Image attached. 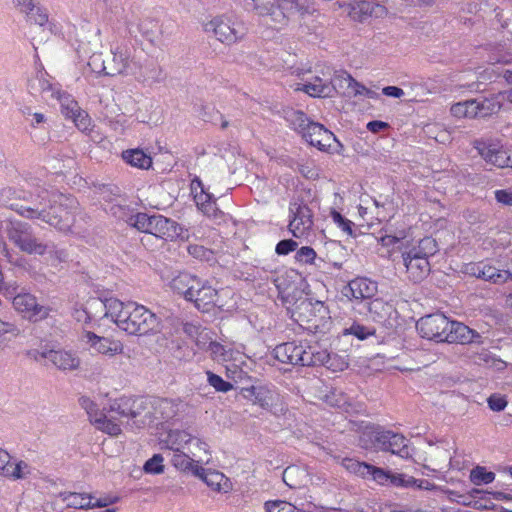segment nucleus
Here are the masks:
<instances>
[{"mask_svg": "<svg viewBox=\"0 0 512 512\" xmlns=\"http://www.w3.org/2000/svg\"><path fill=\"white\" fill-rule=\"evenodd\" d=\"M483 161L499 169H512V148L506 147L499 138L482 136L471 142Z\"/></svg>", "mask_w": 512, "mask_h": 512, "instance_id": "obj_7", "label": "nucleus"}, {"mask_svg": "<svg viewBox=\"0 0 512 512\" xmlns=\"http://www.w3.org/2000/svg\"><path fill=\"white\" fill-rule=\"evenodd\" d=\"M196 477L203 480L208 487L216 492L227 493L231 489L229 479L219 471L206 470L202 467V473Z\"/></svg>", "mask_w": 512, "mask_h": 512, "instance_id": "obj_32", "label": "nucleus"}, {"mask_svg": "<svg viewBox=\"0 0 512 512\" xmlns=\"http://www.w3.org/2000/svg\"><path fill=\"white\" fill-rule=\"evenodd\" d=\"M476 109V99H471L453 104L450 112L457 118H477Z\"/></svg>", "mask_w": 512, "mask_h": 512, "instance_id": "obj_38", "label": "nucleus"}, {"mask_svg": "<svg viewBox=\"0 0 512 512\" xmlns=\"http://www.w3.org/2000/svg\"><path fill=\"white\" fill-rule=\"evenodd\" d=\"M100 29L95 26L87 25L82 27L78 33L76 51L79 56H88L96 52L101 47Z\"/></svg>", "mask_w": 512, "mask_h": 512, "instance_id": "obj_24", "label": "nucleus"}, {"mask_svg": "<svg viewBox=\"0 0 512 512\" xmlns=\"http://www.w3.org/2000/svg\"><path fill=\"white\" fill-rule=\"evenodd\" d=\"M196 287L189 301L194 302L197 309L209 312L213 307L223 305L219 301L218 291L207 281L199 279V286Z\"/></svg>", "mask_w": 512, "mask_h": 512, "instance_id": "obj_22", "label": "nucleus"}, {"mask_svg": "<svg viewBox=\"0 0 512 512\" xmlns=\"http://www.w3.org/2000/svg\"><path fill=\"white\" fill-rule=\"evenodd\" d=\"M268 512H300L294 505L285 501H270L265 504Z\"/></svg>", "mask_w": 512, "mask_h": 512, "instance_id": "obj_56", "label": "nucleus"}, {"mask_svg": "<svg viewBox=\"0 0 512 512\" xmlns=\"http://www.w3.org/2000/svg\"><path fill=\"white\" fill-rule=\"evenodd\" d=\"M130 221L139 231L152 234L162 239L174 238L178 235L177 224L162 215L138 213L132 216Z\"/></svg>", "mask_w": 512, "mask_h": 512, "instance_id": "obj_9", "label": "nucleus"}, {"mask_svg": "<svg viewBox=\"0 0 512 512\" xmlns=\"http://www.w3.org/2000/svg\"><path fill=\"white\" fill-rule=\"evenodd\" d=\"M79 403L81 407L85 409V411L87 412L91 423H93L94 420L103 413L99 411L95 402L91 400L89 397H81L79 399Z\"/></svg>", "mask_w": 512, "mask_h": 512, "instance_id": "obj_55", "label": "nucleus"}, {"mask_svg": "<svg viewBox=\"0 0 512 512\" xmlns=\"http://www.w3.org/2000/svg\"><path fill=\"white\" fill-rule=\"evenodd\" d=\"M92 424H94L98 430L111 436H117L121 433L120 423L104 413L97 417Z\"/></svg>", "mask_w": 512, "mask_h": 512, "instance_id": "obj_39", "label": "nucleus"}, {"mask_svg": "<svg viewBox=\"0 0 512 512\" xmlns=\"http://www.w3.org/2000/svg\"><path fill=\"white\" fill-rule=\"evenodd\" d=\"M199 279L190 273L182 272L172 279L171 288L178 294L183 295L186 300H189L193 291L197 288L196 286H199Z\"/></svg>", "mask_w": 512, "mask_h": 512, "instance_id": "obj_31", "label": "nucleus"}, {"mask_svg": "<svg viewBox=\"0 0 512 512\" xmlns=\"http://www.w3.org/2000/svg\"><path fill=\"white\" fill-rule=\"evenodd\" d=\"M336 78H339V80H344L348 84V87L354 90L355 95H363L364 91H367V88L364 85L357 82L349 73L345 71L339 72V75H337Z\"/></svg>", "mask_w": 512, "mask_h": 512, "instance_id": "obj_58", "label": "nucleus"}, {"mask_svg": "<svg viewBox=\"0 0 512 512\" xmlns=\"http://www.w3.org/2000/svg\"><path fill=\"white\" fill-rule=\"evenodd\" d=\"M301 352V344L295 342H286L280 344L274 349L275 358L282 362L292 365H297Z\"/></svg>", "mask_w": 512, "mask_h": 512, "instance_id": "obj_33", "label": "nucleus"}, {"mask_svg": "<svg viewBox=\"0 0 512 512\" xmlns=\"http://www.w3.org/2000/svg\"><path fill=\"white\" fill-rule=\"evenodd\" d=\"M59 497L67 507L74 509H92L95 507L102 508L112 505L119 500L117 496L106 495L104 497L95 499L92 494L77 492H61Z\"/></svg>", "mask_w": 512, "mask_h": 512, "instance_id": "obj_15", "label": "nucleus"}, {"mask_svg": "<svg viewBox=\"0 0 512 512\" xmlns=\"http://www.w3.org/2000/svg\"><path fill=\"white\" fill-rule=\"evenodd\" d=\"M285 119L290 126L302 136L303 132H307L308 128L314 123L310 121L302 111L293 109L286 111Z\"/></svg>", "mask_w": 512, "mask_h": 512, "instance_id": "obj_36", "label": "nucleus"}, {"mask_svg": "<svg viewBox=\"0 0 512 512\" xmlns=\"http://www.w3.org/2000/svg\"><path fill=\"white\" fill-rule=\"evenodd\" d=\"M437 252V243L431 237L421 239L417 246L401 251L403 265L410 281L419 283L430 273L428 258Z\"/></svg>", "mask_w": 512, "mask_h": 512, "instance_id": "obj_3", "label": "nucleus"}, {"mask_svg": "<svg viewBox=\"0 0 512 512\" xmlns=\"http://www.w3.org/2000/svg\"><path fill=\"white\" fill-rule=\"evenodd\" d=\"M342 466L350 473L366 478L369 474L370 464L359 462L352 458H345L342 460Z\"/></svg>", "mask_w": 512, "mask_h": 512, "instance_id": "obj_44", "label": "nucleus"}, {"mask_svg": "<svg viewBox=\"0 0 512 512\" xmlns=\"http://www.w3.org/2000/svg\"><path fill=\"white\" fill-rule=\"evenodd\" d=\"M122 159L129 165L139 169H149L152 158L141 149H128L122 152Z\"/></svg>", "mask_w": 512, "mask_h": 512, "instance_id": "obj_35", "label": "nucleus"}, {"mask_svg": "<svg viewBox=\"0 0 512 512\" xmlns=\"http://www.w3.org/2000/svg\"><path fill=\"white\" fill-rule=\"evenodd\" d=\"M242 396L252 402L254 405L260 406L262 409L273 412L283 413L284 408L281 406L279 409L278 404L281 400L279 393L268 385H252L244 387L241 390Z\"/></svg>", "mask_w": 512, "mask_h": 512, "instance_id": "obj_11", "label": "nucleus"}, {"mask_svg": "<svg viewBox=\"0 0 512 512\" xmlns=\"http://www.w3.org/2000/svg\"><path fill=\"white\" fill-rule=\"evenodd\" d=\"M206 33H211L218 41L232 45L241 40L247 32L245 24L235 15L222 14L203 24Z\"/></svg>", "mask_w": 512, "mask_h": 512, "instance_id": "obj_6", "label": "nucleus"}, {"mask_svg": "<svg viewBox=\"0 0 512 512\" xmlns=\"http://www.w3.org/2000/svg\"><path fill=\"white\" fill-rule=\"evenodd\" d=\"M384 429L379 426H367L359 437V445L364 449H379Z\"/></svg>", "mask_w": 512, "mask_h": 512, "instance_id": "obj_34", "label": "nucleus"}, {"mask_svg": "<svg viewBox=\"0 0 512 512\" xmlns=\"http://www.w3.org/2000/svg\"><path fill=\"white\" fill-rule=\"evenodd\" d=\"M481 493H482V490L476 489V488L472 489L471 491H469L466 494H460L459 492H456V491L448 492L449 499L451 501L456 502L457 504H460L463 506H469V507H474V508H478V506H477L478 501L476 499L479 497V495Z\"/></svg>", "mask_w": 512, "mask_h": 512, "instance_id": "obj_40", "label": "nucleus"}, {"mask_svg": "<svg viewBox=\"0 0 512 512\" xmlns=\"http://www.w3.org/2000/svg\"><path fill=\"white\" fill-rule=\"evenodd\" d=\"M164 458L161 454H154L144 464V471L149 474H161L164 471Z\"/></svg>", "mask_w": 512, "mask_h": 512, "instance_id": "obj_51", "label": "nucleus"}, {"mask_svg": "<svg viewBox=\"0 0 512 512\" xmlns=\"http://www.w3.org/2000/svg\"><path fill=\"white\" fill-rule=\"evenodd\" d=\"M292 216L288 229L296 238H301L309 234L313 226V214L311 209L305 204L292 203L289 207Z\"/></svg>", "mask_w": 512, "mask_h": 512, "instance_id": "obj_17", "label": "nucleus"}, {"mask_svg": "<svg viewBox=\"0 0 512 512\" xmlns=\"http://www.w3.org/2000/svg\"><path fill=\"white\" fill-rule=\"evenodd\" d=\"M495 479L493 472H488L484 467L477 466L470 472V480L475 485L489 484Z\"/></svg>", "mask_w": 512, "mask_h": 512, "instance_id": "obj_46", "label": "nucleus"}, {"mask_svg": "<svg viewBox=\"0 0 512 512\" xmlns=\"http://www.w3.org/2000/svg\"><path fill=\"white\" fill-rule=\"evenodd\" d=\"M28 87L32 94H40L45 100L54 99L60 91L58 85L51 83L47 74L42 71L29 80Z\"/></svg>", "mask_w": 512, "mask_h": 512, "instance_id": "obj_27", "label": "nucleus"}, {"mask_svg": "<svg viewBox=\"0 0 512 512\" xmlns=\"http://www.w3.org/2000/svg\"><path fill=\"white\" fill-rule=\"evenodd\" d=\"M25 14L27 15L28 20L31 23L39 25L40 27L50 26L47 12L40 7L34 6V10H32L30 13Z\"/></svg>", "mask_w": 512, "mask_h": 512, "instance_id": "obj_52", "label": "nucleus"}, {"mask_svg": "<svg viewBox=\"0 0 512 512\" xmlns=\"http://www.w3.org/2000/svg\"><path fill=\"white\" fill-rule=\"evenodd\" d=\"M303 138L321 151H329L333 143L337 142L335 135L317 122H314L307 132H303Z\"/></svg>", "mask_w": 512, "mask_h": 512, "instance_id": "obj_23", "label": "nucleus"}, {"mask_svg": "<svg viewBox=\"0 0 512 512\" xmlns=\"http://www.w3.org/2000/svg\"><path fill=\"white\" fill-rule=\"evenodd\" d=\"M391 471L370 465L368 477H371L375 482L380 485H389Z\"/></svg>", "mask_w": 512, "mask_h": 512, "instance_id": "obj_53", "label": "nucleus"}, {"mask_svg": "<svg viewBox=\"0 0 512 512\" xmlns=\"http://www.w3.org/2000/svg\"><path fill=\"white\" fill-rule=\"evenodd\" d=\"M209 461L208 445L206 450L199 451H194L189 446L186 451L175 452L171 457V463L177 470L191 473L194 476L202 473V465L208 464Z\"/></svg>", "mask_w": 512, "mask_h": 512, "instance_id": "obj_13", "label": "nucleus"}, {"mask_svg": "<svg viewBox=\"0 0 512 512\" xmlns=\"http://www.w3.org/2000/svg\"><path fill=\"white\" fill-rule=\"evenodd\" d=\"M51 202L48 203L47 210L52 215H63L61 209L70 211L73 217V223L75 222V215L78 210V203L72 196L64 195L62 193L52 191L50 195Z\"/></svg>", "mask_w": 512, "mask_h": 512, "instance_id": "obj_28", "label": "nucleus"}, {"mask_svg": "<svg viewBox=\"0 0 512 512\" xmlns=\"http://www.w3.org/2000/svg\"><path fill=\"white\" fill-rule=\"evenodd\" d=\"M30 355L35 360L40 358L47 359L54 368L62 372L76 371L81 366V359L77 352L64 348L34 350Z\"/></svg>", "mask_w": 512, "mask_h": 512, "instance_id": "obj_10", "label": "nucleus"}, {"mask_svg": "<svg viewBox=\"0 0 512 512\" xmlns=\"http://www.w3.org/2000/svg\"><path fill=\"white\" fill-rule=\"evenodd\" d=\"M161 445L173 453L186 451L191 445L196 446L199 450H206L207 444L201 439L192 436L185 430H170L166 436L161 439Z\"/></svg>", "mask_w": 512, "mask_h": 512, "instance_id": "obj_18", "label": "nucleus"}, {"mask_svg": "<svg viewBox=\"0 0 512 512\" xmlns=\"http://www.w3.org/2000/svg\"><path fill=\"white\" fill-rule=\"evenodd\" d=\"M279 5L290 13L298 14L302 20L320 14L313 0H280Z\"/></svg>", "mask_w": 512, "mask_h": 512, "instance_id": "obj_30", "label": "nucleus"}, {"mask_svg": "<svg viewBox=\"0 0 512 512\" xmlns=\"http://www.w3.org/2000/svg\"><path fill=\"white\" fill-rule=\"evenodd\" d=\"M279 2L280 0H244L243 5L246 10L255 11L259 16H269L273 22L285 24L288 11L281 8Z\"/></svg>", "mask_w": 512, "mask_h": 512, "instance_id": "obj_19", "label": "nucleus"}, {"mask_svg": "<svg viewBox=\"0 0 512 512\" xmlns=\"http://www.w3.org/2000/svg\"><path fill=\"white\" fill-rule=\"evenodd\" d=\"M373 333L372 329L358 323H353L349 328L345 329V334L354 335L360 340L366 339L368 336L373 335Z\"/></svg>", "mask_w": 512, "mask_h": 512, "instance_id": "obj_61", "label": "nucleus"}, {"mask_svg": "<svg viewBox=\"0 0 512 512\" xmlns=\"http://www.w3.org/2000/svg\"><path fill=\"white\" fill-rule=\"evenodd\" d=\"M487 403L492 411L500 412L503 411L507 406V400L505 396L500 394H492L488 399Z\"/></svg>", "mask_w": 512, "mask_h": 512, "instance_id": "obj_64", "label": "nucleus"}, {"mask_svg": "<svg viewBox=\"0 0 512 512\" xmlns=\"http://www.w3.org/2000/svg\"><path fill=\"white\" fill-rule=\"evenodd\" d=\"M7 235L10 241L22 252L36 255H50L62 259L63 251L58 250L54 243L43 242L36 238L31 226L21 221H11L7 227Z\"/></svg>", "mask_w": 512, "mask_h": 512, "instance_id": "obj_4", "label": "nucleus"}, {"mask_svg": "<svg viewBox=\"0 0 512 512\" xmlns=\"http://www.w3.org/2000/svg\"><path fill=\"white\" fill-rule=\"evenodd\" d=\"M188 253L192 257L199 259L201 261H205V262H214L215 261L214 252L202 245H197V244L189 245Z\"/></svg>", "mask_w": 512, "mask_h": 512, "instance_id": "obj_47", "label": "nucleus"}, {"mask_svg": "<svg viewBox=\"0 0 512 512\" xmlns=\"http://www.w3.org/2000/svg\"><path fill=\"white\" fill-rule=\"evenodd\" d=\"M31 473L30 466L25 461L11 463L9 469H6V476L14 480L24 479Z\"/></svg>", "mask_w": 512, "mask_h": 512, "instance_id": "obj_45", "label": "nucleus"}, {"mask_svg": "<svg viewBox=\"0 0 512 512\" xmlns=\"http://www.w3.org/2000/svg\"><path fill=\"white\" fill-rule=\"evenodd\" d=\"M339 73H335L332 77L329 69L322 71V76L315 75L301 84V87H297L296 90L303 91L311 97H331L336 90V81L339 78L336 76Z\"/></svg>", "mask_w": 512, "mask_h": 512, "instance_id": "obj_16", "label": "nucleus"}, {"mask_svg": "<svg viewBox=\"0 0 512 512\" xmlns=\"http://www.w3.org/2000/svg\"><path fill=\"white\" fill-rule=\"evenodd\" d=\"M479 338L480 335L465 324L449 320L448 331L445 334V342L467 344Z\"/></svg>", "mask_w": 512, "mask_h": 512, "instance_id": "obj_26", "label": "nucleus"}, {"mask_svg": "<svg viewBox=\"0 0 512 512\" xmlns=\"http://www.w3.org/2000/svg\"><path fill=\"white\" fill-rule=\"evenodd\" d=\"M330 217L333 222L348 235H353L352 226L353 222L345 217H343L338 211L332 210L330 212Z\"/></svg>", "mask_w": 512, "mask_h": 512, "instance_id": "obj_57", "label": "nucleus"}, {"mask_svg": "<svg viewBox=\"0 0 512 512\" xmlns=\"http://www.w3.org/2000/svg\"><path fill=\"white\" fill-rule=\"evenodd\" d=\"M336 360V356H332L326 350L318 349L317 347H313V366L324 365L329 369L335 370L339 368L342 370L346 364L342 362L340 365H335L334 361Z\"/></svg>", "mask_w": 512, "mask_h": 512, "instance_id": "obj_41", "label": "nucleus"}, {"mask_svg": "<svg viewBox=\"0 0 512 512\" xmlns=\"http://www.w3.org/2000/svg\"><path fill=\"white\" fill-rule=\"evenodd\" d=\"M448 325L449 319L444 314L435 313L420 318L416 323V328L422 338L445 342Z\"/></svg>", "mask_w": 512, "mask_h": 512, "instance_id": "obj_14", "label": "nucleus"}, {"mask_svg": "<svg viewBox=\"0 0 512 512\" xmlns=\"http://www.w3.org/2000/svg\"><path fill=\"white\" fill-rule=\"evenodd\" d=\"M14 308L23 317L32 322H39L52 317L55 310L47 305L38 303L36 297L30 293H18L12 300Z\"/></svg>", "mask_w": 512, "mask_h": 512, "instance_id": "obj_12", "label": "nucleus"}, {"mask_svg": "<svg viewBox=\"0 0 512 512\" xmlns=\"http://www.w3.org/2000/svg\"><path fill=\"white\" fill-rule=\"evenodd\" d=\"M338 4L339 7H346L349 17L357 22H363L370 17L380 18L387 13L386 8L374 0H359L344 5Z\"/></svg>", "mask_w": 512, "mask_h": 512, "instance_id": "obj_20", "label": "nucleus"}, {"mask_svg": "<svg viewBox=\"0 0 512 512\" xmlns=\"http://www.w3.org/2000/svg\"><path fill=\"white\" fill-rule=\"evenodd\" d=\"M381 437L382 443L379 445L380 450L389 451L404 459L411 457L408 440L403 435L384 430V434Z\"/></svg>", "mask_w": 512, "mask_h": 512, "instance_id": "obj_25", "label": "nucleus"}, {"mask_svg": "<svg viewBox=\"0 0 512 512\" xmlns=\"http://www.w3.org/2000/svg\"><path fill=\"white\" fill-rule=\"evenodd\" d=\"M49 191L42 187H36L32 190H14L7 189L3 191L2 197L9 201L8 207L20 216L27 219H39L60 231H70L73 226V217L70 211L61 209L63 215H52L47 210L48 203L51 202Z\"/></svg>", "mask_w": 512, "mask_h": 512, "instance_id": "obj_1", "label": "nucleus"}, {"mask_svg": "<svg viewBox=\"0 0 512 512\" xmlns=\"http://www.w3.org/2000/svg\"><path fill=\"white\" fill-rule=\"evenodd\" d=\"M89 61L87 63L91 72L96 74L107 75V61H104L101 54L96 52L90 53Z\"/></svg>", "mask_w": 512, "mask_h": 512, "instance_id": "obj_49", "label": "nucleus"}, {"mask_svg": "<svg viewBox=\"0 0 512 512\" xmlns=\"http://www.w3.org/2000/svg\"><path fill=\"white\" fill-rule=\"evenodd\" d=\"M153 406L152 401L145 397H121L111 402L109 411L125 418L140 417L141 424L145 425L147 422L157 419L156 415L150 411Z\"/></svg>", "mask_w": 512, "mask_h": 512, "instance_id": "obj_8", "label": "nucleus"}, {"mask_svg": "<svg viewBox=\"0 0 512 512\" xmlns=\"http://www.w3.org/2000/svg\"><path fill=\"white\" fill-rule=\"evenodd\" d=\"M191 190L194 194L196 205L200 210L205 207V204L211 203L215 200L212 194L205 191L204 186L199 179L192 181Z\"/></svg>", "mask_w": 512, "mask_h": 512, "instance_id": "obj_43", "label": "nucleus"}, {"mask_svg": "<svg viewBox=\"0 0 512 512\" xmlns=\"http://www.w3.org/2000/svg\"><path fill=\"white\" fill-rule=\"evenodd\" d=\"M70 119L73 120L77 128L81 131H88L91 126V119L87 112L80 109L73 117Z\"/></svg>", "mask_w": 512, "mask_h": 512, "instance_id": "obj_62", "label": "nucleus"}, {"mask_svg": "<svg viewBox=\"0 0 512 512\" xmlns=\"http://www.w3.org/2000/svg\"><path fill=\"white\" fill-rule=\"evenodd\" d=\"M477 106V117L485 118L496 114L500 111L502 104L498 100V97L484 98L482 100H476Z\"/></svg>", "mask_w": 512, "mask_h": 512, "instance_id": "obj_37", "label": "nucleus"}, {"mask_svg": "<svg viewBox=\"0 0 512 512\" xmlns=\"http://www.w3.org/2000/svg\"><path fill=\"white\" fill-rule=\"evenodd\" d=\"M154 404L155 412L160 413L161 420H168L172 418L175 414L173 403L167 399H160L156 401ZM159 419L158 416H156Z\"/></svg>", "mask_w": 512, "mask_h": 512, "instance_id": "obj_48", "label": "nucleus"}, {"mask_svg": "<svg viewBox=\"0 0 512 512\" xmlns=\"http://www.w3.org/2000/svg\"><path fill=\"white\" fill-rule=\"evenodd\" d=\"M348 291L356 300L371 299L377 293V283L365 277H358L349 282Z\"/></svg>", "mask_w": 512, "mask_h": 512, "instance_id": "obj_29", "label": "nucleus"}, {"mask_svg": "<svg viewBox=\"0 0 512 512\" xmlns=\"http://www.w3.org/2000/svg\"><path fill=\"white\" fill-rule=\"evenodd\" d=\"M300 474H304L303 471H301L298 467L295 466H289L287 467L283 472V481L290 487V488H298L300 487L301 483L296 481V477Z\"/></svg>", "mask_w": 512, "mask_h": 512, "instance_id": "obj_54", "label": "nucleus"}, {"mask_svg": "<svg viewBox=\"0 0 512 512\" xmlns=\"http://www.w3.org/2000/svg\"><path fill=\"white\" fill-rule=\"evenodd\" d=\"M212 357L217 361H227L230 359V353L223 345L218 342H211L208 347Z\"/></svg>", "mask_w": 512, "mask_h": 512, "instance_id": "obj_60", "label": "nucleus"}, {"mask_svg": "<svg viewBox=\"0 0 512 512\" xmlns=\"http://www.w3.org/2000/svg\"><path fill=\"white\" fill-rule=\"evenodd\" d=\"M111 55L107 61V76H134L139 82H145L148 79L146 71L153 70L135 57L133 49L125 44L113 47Z\"/></svg>", "mask_w": 512, "mask_h": 512, "instance_id": "obj_5", "label": "nucleus"}, {"mask_svg": "<svg viewBox=\"0 0 512 512\" xmlns=\"http://www.w3.org/2000/svg\"><path fill=\"white\" fill-rule=\"evenodd\" d=\"M389 485L395 487H411L417 483V479L413 477L405 478L403 474L390 473Z\"/></svg>", "mask_w": 512, "mask_h": 512, "instance_id": "obj_63", "label": "nucleus"}, {"mask_svg": "<svg viewBox=\"0 0 512 512\" xmlns=\"http://www.w3.org/2000/svg\"><path fill=\"white\" fill-rule=\"evenodd\" d=\"M82 340L95 352L109 357L122 354L124 351V346L121 341L98 336L91 331L84 332Z\"/></svg>", "mask_w": 512, "mask_h": 512, "instance_id": "obj_21", "label": "nucleus"}, {"mask_svg": "<svg viewBox=\"0 0 512 512\" xmlns=\"http://www.w3.org/2000/svg\"><path fill=\"white\" fill-rule=\"evenodd\" d=\"M317 254L315 250L311 247L304 246L301 247L297 252L295 259L303 264H313L316 260Z\"/></svg>", "mask_w": 512, "mask_h": 512, "instance_id": "obj_59", "label": "nucleus"}, {"mask_svg": "<svg viewBox=\"0 0 512 512\" xmlns=\"http://www.w3.org/2000/svg\"><path fill=\"white\" fill-rule=\"evenodd\" d=\"M101 304L105 308V316L129 335L144 336L160 330L157 315L143 305L132 301L122 302L116 298L105 299Z\"/></svg>", "mask_w": 512, "mask_h": 512, "instance_id": "obj_2", "label": "nucleus"}, {"mask_svg": "<svg viewBox=\"0 0 512 512\" xmlns=\"http://www.w3.org/2000/svg\"><path fill=\"white\" fill-rule=\"evenodd\" d=\"M55 99L60 102L61 112L66 118L73 117L81 108L78 103L66 92L59 91Z\"/></svg>", "mask_w": 512, "mask_h": 512, "instance_id": "obj_42", "label": "nucleus"}, {"mask_svg": "<svg viewBox=\"0 0 512 512\" xmlns=\"http://www.w3.org/2000/svg\"><path fill=\"white\" fill-rule=\"evenodd\" d=\"M207 381L210 386H212L218 392H228L233 388V385L230 382L225 381L219 375L214 374L211 371H207Z\"/></svg>", "mask_w": 512, "mask_h": 512, "instance_id": "obj_50", "label": "nucleus"}]
</instances>
